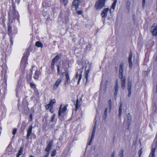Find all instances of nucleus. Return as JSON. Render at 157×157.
Here are the masks:
<instances>
[{"label": "nucleus", "instance_id": "obj_23", "mask_svg": "<svg viewBox=\"0 0 157 157\" xmlns=\"http://www.w3.org/2000/svg\"><path fill=\"white\" fill-rule=\"evenodd\" d=\"M35 45L38 47H43L42 44L40 41H37L35 43Z\"/></svg>", "mask_w": 157, "mask_h": 157}, {"label": "nucleus", "instance_id": "obj_6", "mask_svg": "<svg viewBox=\"0 0 157 157\" xmlns=\"http://www.w3.org/2000/svg\"><path fill=\"white\" fill-rule=\"evenodd\" d=\"M132 116L130 113L127 114L126 119H124V121H126L127 124L130 125L132 121Z\"/></svg>", "mask_w": 157, "mask_h": 157}, {"label": "nucleus", "instance_id": "obj_5", "mask_svg": "<svg viewBox=\"0 0 157 157\" xmlns=\"http://www.w3.org/2000/svg\"><path fill=\"white\" fill-rule=\"evenodd\" d=\"M150 32L154 36H156L157 35V24L154 23L151 27Z\"/></svg>", "mask_w": 157, "mask_h": 157}, {"label": "nucleus", "instance_id": "obj_7", "mask_svg": "<svg viewBox=\"0 0 157 157\" xmlns=\"http://www.w3.org/2000/svg\"><path fill=\"white\" fill-rule=\"evenodd\" d=\"M61 78H58L57 79L53 86V89L54 90H56L58 87L59 85L61 82Z\"/></svg>", "mask_w": 157, "mask_h": 157}, {"label": "nucleus", "instance_id": "obj_53", "mask_svg": "<svg viewBox=\"0 0 157 157\" xmlns=\"http://www.w3.org/2000/svg\"><path fill=\"white\" fill-rule=\"evenodd\" d=\"M128 125V124H127V129H129V125Z\"/></svg>", "mask_w": 157, "mask_h": 157}, {"label": "nucleus", "instance_id": "obj_43", "mask_svg": "<svg viewBox=\"0 0 157 157\" xmlns=\"http://www.w3.org/2000/svg\"><path fill=\"white\" fill-rule=\"evenodd\" d=\"M46 151V153L45 155L44 156L45 157H47L49 155V151Z\"/></svg>", "mask_w": 157, "mask_h": 157}, {"label": "nucleus", "instance_id": "obj_38", "mask_svg": "<svg viewBox=\"0 0 157 157\" xmlns=\"http://www.w3.org/2000/svg\"><path fill=\"white\" fill-rule=\"evenodd\" d=\"M112 102L110 100H109V110L110 111L111 107H112Z\"/></svg>", "mask_w": 157, "mask_h": 157}, {"label": "nucleus", "instance_id": "obj_17", "mask_svg": "<svg viewBox=\"0 0 157 157\" xmlns=\"http://www.w3.org/2000/svg\"><path fill=\"white\" fill-rule=\"evenodd\" d=\"M53 141L52 140L49 142L48 145L46 147L45 150V151H49L53 145Z\"/></svg>", "mask_w": 157, "mask_h": 157}, {"label": "nucleus", "instance_id": "obj_26", "mask_svg": "<svg viewBox=\"0 0 157 157\" xmlns=\"http://www.w3.org/2000/svg\"><path fill=\"white\" fill-rule=\"evenodd\" d=\"M10 144H9L7 147L6 150V154H7L9 155L10 154V151L9 150L10 149Z\"/></svg>", "mask_w": 157, "mask_h": 157}, {"label": "nucleus", "instance_id": "obj_37", "mask_svg": "<svg viewBox=\"0 0 157 157\" xmlns=\"http://www.w3.org/2000/svg\"><path fill=\"white\" fill-rule=\"evenodd\" d=\"M8 34L10 35V24L9 23L8 24Z\"/></svg>", "mask_w": 157, "mask_h": 157}, {"label": "nucleus", "instance_id": "obj_1", "mask_svg": "<svg viewBox=\"0 0 157 157\" xmlns=\"http://www.w3.org/2000/svg\"><path fill=\"white\" fill-rule=\"evenodd\" d=\"M124 63L123 62L120 64L119 67V78L121 81V87L123 89L125 88L126 77L123 76Z\"/></svg>", "mask_w": 157, "mask_h": 157}, {"label": "nucleus", "instance_id": "obj_54", "mask_svg": "<svg viewBox=\"0 0 157 157\" xmlns=\"http://www.w3.org/2000/svg\"><path fill=\"white\" fill-rule=\"evenodd\" d=\"M31 74L30 75H29V79H31Z\"/></svg>", "mask_w": 157, "mask_h": 157}, {"label": "nucleus", "instance_id": "obj_4", "mask_svg": "<svg viewBox=\"0 0 157 157\" xmlns=\"http://www.w3.org/2000/svg\"><path fill=\"white\" fill-rule=\"evenodd\" d=\"M157 148V140L154 141L152 145V149L150 155H151V157H155V152L156 149Z\"/></svg>", "mask_w": 157, "mask_h": 157}, {"label": "nucleus", "instance_id": "obj_40", "mask_svg": "<svg viewBox=\"0 0 157 157\" xmlns=\"http://www.w3.org/2000/svg\"><path fill=\"white\" fill-rule=\"evenodd\" d=\"M55 115H54L51 117V119L50 121V122H53L54 121V120L55 119Z\"/></svg>", "mask_w": 157, "mask_h": 157}, {"label": "nucleus", "instance_id": "obj_13", "mask_svg": "<svg viewBox=\"0 0 157 157\" xmlns=\"http://www.w3.org/2000/svg\"><path fill=\"white\" fill-rule=\"evenodd\" d=\"M12 8L14 10V18H18V13L17 12L15 11L14 10L15 6L14 5L13 0H12Z\"/></svg>", "mask_w": 157, "mask_h": 157}, {"label": "nucleus", "instance_id": "obj_11", "mask_svg": "<svg viewBox=\"0 0 157 157\" xmlns=\"http://www.w3.org/2000/svg\"><path fill=\"white\" fill-rule=\"evenodd\" d=\"M67 110V106H65L62 109H61V105H60V108L59 109V110L58 111V116L59 117H60L61 115V113H64V112L66 111Z\"/></svg>", "mask_w": 157, "mask_h": 157}, {"label": "nucleus", "instance_id": "obj_22", "mask_svg": "<svg viewBox=\"0 0 157 157\" xmlns=\"http://www.w3.org/2000/svg\"><path fill=\"white\" fill-rule=\"evenodd\" d=\"M122 104L121 103L119 105V117H121L122 114Z\"/></svg>", "mask_w": 157, "mask_h": 157}, {"label": "nucleus", "instance_id": "obj_3", "mask_svg": "<svg viewBox=\"0 0 157 157\" xmlns=\"http://www.w3.org/2000/svg\"><path fill=\"white\" fill-rule=\"evenodd\" d=\"M105 0H98L96 3L95 6L97 9H101L105 5Z\"/></svg>", "mask_w": 157, "mask_h": 157}, {"label": "nucleus", "instance_id": "obj_63", "mask_svg": "<svg viewBox=\"0 0 157 157\" xmlns=\"http://www.w3.org/2000/svg\"><path fill=\"white\" fill-rule=\"evenodd\" d=\"M111 10H110V11L111 12Z\"/></svg>", "mask_w": 157, "mask_h": 157}, {"label": "nucleus", "instance_id": "obj_62", "mask_svg": "<svg viewBox=\"0 0 157 157\" xmlns=\"http://www.w3.org/2000/svg\"><path fill=\"white\" fill-rule=\"evenodd\" d=\"M30 70H31V72H32V70L31 69Z\"/></svg>", "mask_w": 157, "mask_h": 157}, {"label": "nucleus", "instance_id": "obj_48", "mask_svg": "<svg viewBox=\"0 0 157 157\" xmlns=\"http://www.w3.org/2000/svg\"><path fill=\"white\" fill-rule=\"evenodd\" d=\"M8 20L9 21H10V11L8 12Z\"/></svg>", "mask_w": 157, "mask_h": 157}, {"label": "nucleus", "instance_id": "obj_59", "mask_svg": "<svg viewBox=\"0 0 157 157\" xmlns=\"http://www.w3.org/2000/svg\"><path fill=\"white\" fill-rule=\"evenodd\" d=\"M156 91H157V86H156Z\"/></svg>", "mask_w": 157, "mask_h": 157}, {"label": "nucleus", "instance_id": "obj_44", "mask_svg": "<svg viewBox=\"0 0 157 157\" xmlns=\"http://www.w3.org/2000/svg\"><path fill=\"white\" fill-rule=\"evenodd\" d=\"M82 10H78L77 11V13L78 14L80 15L82 14Z\"/></svg>", "mask_w": 157, "mask_h": 157}, {"label": "nucleus", "instance_id": "obj_46", "mask_svg": "<svg viewBox=\"0 0 157 157\" xmlns=\"http://www.w3.org/2000/svg\"><path fill=\"white\" fill-rule=\"evenodd\" d=\"M129 63V67L131 68L132 67V62H131V63Z\"/></svg>", "mask_w": 157, "mask_h": 157}, {"label": "nucleus", "instance_id": "obj_36", "mask_svg": "<svg viewBox=\"0 0 157 157\" xmlns=\"http://www.w3.org/2000/svg\"><path fill=\"white\" fill-rule=\"evenodd\" d=\"M56 154V150H53L52 152L51 155L52 156H54Z\"/></svg>", "mask_w": 157, "mask_h": 157}, {"label": "nucleus", "instance_id": "obj_32", "mask_svg": "<svg viewBox=\"0 0 157 157\" xmlns=\"http://www.w3.org/2000/svg\"><path fill=\"white\" fill-rule=\"evenodd\" d=\"M89 73V70H87L86 72V74H85V78H86V82L87 81V79H88V75Z\"/></svg>", "mask_w": 157, "mask_h": 157}, {"label": "nucleus", "instance_id": "obj_34", "mask_svg": "<svg viewBox=\"0 0 157 157\" xmlns=\"http://www.w3.org/2000/svg\"><path fill=\"white\" fill-rule=\"evenodd\" d=\"M55 63L52 62L51 67L52 70V71L53 72L54 71V68Z\"/></svg>", "mask_w": 157, "mask_h": 157}, {"label": "nucleus", "instance_id": "obj_15", "mask_svg": "<svg viewBox=\"0 0 157 157\" xmlns=\"http://www.w3.org/2000/svg\"><path fill=\"white\" fill-rule=\"evenodd\" d=\"M82 73V71H80L79 72H77V73L76 76H75V78L77 79L78 78V84H79V83L81 79L82 75H81V73Z\"/></svg>", "mask_w": 157, "mask_h": 157}, {"label": "nucleus", "instance_id": "obj_14", "mask_svg": "<svg viewBox=\"0 0 157 157\" xmlns=\"http://www.w3.org/2000/svg\"><path fill=\"white\" fill-rule=\"evenodd\" d=\"M95 130H96V126H94V128L93 130L91 138L89 141V143L88 144V145H90L91 144V142L92 141V140L93 139V138H94L95 133Z\"/></svg>", "mask_w": 157, "mask_h": 157}, {"label": "nucleus", "instance_id": "obj_2", "mask_svg": "<svg viewBox=\"0 0 157 157\" xmlns=\"http://www.w3.org/2000/svg\"><path fill=\"white\" fill-rule=\"evenodd\" d=\"M29 55V52L28 50L24 53V56L21 61V68L23 71V72L26 67V65L27 64V60Z\"/></svg>", "mask_w": 157, "mask_h": 157}, {"label": "nucleus", "instance_id": "obj_9", "mask_svg": "<svg viewBox=\"0 0 157 157\" xmlns=\"http://www.w3.org/2000/svg\"><path fill=\"white\" fill-rule=\"evenodd\" d=\"M132 82L131 81H128V84L127 89L128 90V97H130L131 93Z\"/></svg>", "mask_w": 157, "mask_h": 157}, {"label": "nucleus", "instance_id": "obj_25", "mask_svg": "<svg viewBox=\"0 0 157 157\" xmlns=\"http://www.w3.org/2000/svg\"><path fill=\"white\" fill-rule=\"evenodd\" d=\"M132 54L131 52L129 54L128 57V62L131 63L132 62Z\"/></svg>", "mask_w": 157, "mask_h": 157}, {"label": "nucleus", "instance_id": "obj_28", "mask_svg": "<svg viewBox=\"0 0 157 157\" xmlns=\"http://www.w3.org/2000/svg\"><path fill=\"white\" fill-rule=\"evenodd\" d=\"M107 109L108 108H106L104 112L103 118L104 119H105L107 117Z\"/></svg>", "mask_w": 157, "mask_h": 157}, {"label": "nucleus", "instance_id": "obj_29", "mask_svg": "<svg viewBox=\"0 0 157 157\" xmlns=\"http://www.w3.org/2000/svg\"><path fill=\"white\" fill-rule=\"evenodd\" d=\"M17 131V129L16 128H14L13 129V131L12 132V134L13 135V136L12 137V140H13L14 137L15 135L16 134Z\"/></svg>", "mask_w": 157, "mask_h": 157}, {"label": "nucleus", "instance_id": "obj_12", "mask_svg": "<svg viewBox=\"0 0 157 157\" xmlns=\"http://www.w3.org/2000/svg\"><path fill=\"white\" fill-rule=\"evenodd\" d=\"M33 129V127L32 125L30 126L28 128L27 130V134L26 135V139H28L29 137L32 133V131Z\"/></svg>", "mask_w": 157, "mask_h": 157}, {"label": "nucleus", "instance_id": "obj_41", "mask_svg": "<svg viewBox=\"0 0 157 157\" xmlns=\"http://www.w3.org/2000/svg\"><path fill=\"white\" fill-rule=\"evenodd\" d=\"M57 74L58 75H59L60 74V71H59V65H57Z\"/></svg>", "mask_w": 157, "mask_h": 157}, {"label": "nucleus", "instance_id": "obj_52", "mask_svg": "<svg viewBox=\"0 0 157 157\" xmlns=\"http://www.w3.org/2000/svg\"><path fill=\"white\" fill-rule=\"evenodd\" d=\"M20 1V0H16V2H17V4L19 3Z\"/></svg>", "mask_w": 157, "mask_h": 157}, {"label": "nucleus", "instance_id": "obj_58", "mask_svg": "<svg viewBox=\"0 0 157 157\" xmlns=\"http://www.w3.org/2000/svg\"><path fill=\"white\" fill-rule=\"evenodd\" d=\"M10 42H11V43H12V41H11V40H10Z\"/></svg>", "mask_w": 157, "mask_h": 157}, {"label": "nucleus", "instance_id": "obj_49", "mask_svg": "<svg viewBox=\"0 0 157 157\" xmlns=\"http://www.w3.org/2000/svg\"><path fill=\"white\" fill-rule=\"evenodd\" d=\"M143 6H144L145 4V0H142Z\"/></svg>", "mask_w": 157, "mask_h": 157}, {"label": "nucleus", "instance_id": "obj_39", "mask_svg": "<svg viewBox=\"0 0 157 157\" xmlns=\"http://www.w3.org/2000/svg\"><path fill=\"white\" fill-rule=\"evenodd\" d=\"M130 1H128L126 2V5L127 6V8L129 9L130 6Z\"/></svg>", "mask_w": 157, "mask_h": 157}, {"label": "nucleus", "instance_id": "obj_10", "mask_svg": "<svg viewBox=\"0 0 157 157\" xmlns=\"http://www.w3.org/2000/svg\"><path fill=\"white\" fill-rule=\"evenodd\" d=\"M80 2V0H74L72 2L73 6H74L75 9H77L78 7Z\"/></svg>", "mask_w": 157, "mask_h": 157}, {"label": "nucleus", "instance_id": "obj_57", "mask_svg": "<svg viewBox=\"0 0 157 157\" xmlns=\"http://www.w3.org/2000/svg\"><path fill=\"white\" fill-rule=\"evenodd\" d=\"M64 73H65V72L62 73V75H63Z\"/></svg>", "mask_w": 157, "mask_h": 157}, {"label": "nucleus", "instance_id": "obj_24", "mask_svg": "<svg viewBox=\"0 0 157 157\" xmlns=\"http://www.w3.org/2000/svg\"><path fill=\"white\" fill-rule=\"evenodd\" d=\"M78 100L77 99L76 100V104H75V111H76L78 108L80 106V105L78 104Z\"/></svg>", "mask_w": 157, "mask_h": 157}, {"label": "nucleus", "instance_id": "obj_20", "mask_svg": "<svg viewBox=\"0 0 157 157\" xmlns=\"http://www.w3.org/2000/svg\"><path fill=\"white\" fill-rule=\"evenodd\" d=\"M60 55L59 54H57L52 60V62L55 63L56 62H57L59 59L60 58Z\"/></svg>", "mask_w": 157, "mask_h": 157}, {"label": "nucleus", "instance_id": "obj_60", "mask_svg": "<svg viewBox=\"0 0 157 157\" xmlns=\"http://www.w3.org/2000/svg\"><path fill=\"white\" fill-rule=\"evenodd\" d=\"M149 157H151V155H150V156H149Z\"/></svg>", "mask_w": 157, "mask_h": 157}, {"label": "nucleus", "instance_id": "obj_51", "mask_svg": "<svg viewBox=\"0 0 157 157\" xmlns=\"http://www.w3.org/2000/svg\"><path fill=\"white\" fill-rule=\"evenodd\" d=\"M32 114H30L29 116V118L30 119V121H32Z\"/></svg>", "mask_w": 157, "mask_h": 157}, {"label": "nucleus", "instance_id": "obj_42", "mask_svg": "<svg viewBox=\"0 0 157 157\" xmlns=\"http://www.w3.org/2000/svg\"><path fill=\"white\" fill-rule=\"evenodd\" d=\"M153 109L155 111H157V107H156L155 104H154V106L153 107Z\"/></svg>", "mask_w": 157, "mask_h": 157}, {"label": "nucleus", "instance_id": "obj_35", "mask_svg": "<svg viewBox=\"0 0 157 157\" xmlns=\"http://www.w3.org/2000/svg\"><path fill=\"white\" fill-rule=\"evenodd\" d=\"M123 150H121L120 151V152L119 153V156L120 157H124V155H123Z\"/></svg>", "mask_w": 157, "mask_h": 157}, {"label": "nucleus", "instance_id": "obj_55", "mask_svg": "<svg viewBox=\"0 0 157 157\" xmlns=\"http://www.w3.org/2000/svg\"><path fill=\"white\" fill-rule=\"evenodd\" d=\"M35 92L36 93H38L37 91L35 90Z\"/></svg>", "mask_w": 157, "mask_h": 157}, {"label": "nucleus", "instance_id": "obj_18", "mask_svg": "<svg viewBox=\"0 0 157 157\" xmlns=\"http://www.w3.org/2000/svg\"><path fill=\"white\" fill-rule=\"evenodd\" d=\"M65 76H66V82H65V84H69L70 83V80L69 78V73L67 72H66L65 73Z\"/></svg>", "mask_w": 157, "mask_h": 157}, {"label": "nucleus", "instance_id": "obj_31", "mask_svg": "<svg viewBox=\"0 0 157 157\" xmlns=\"http://www.w3.org/2000/svg\"><path fill=\"white\" fill-rule=\"evenodd\" d=\"M56 102V100L55 99H52L50 101L49 104L51 105L52 106V105L54 104Z\"/></svg>", "mask_w": 157, "mask_h": 157}, {"label": "nucleus", "instance_id": "obj_61", "mask_svg": "<svg viewBox=\"0 0 157 157\" xmlns=\"http://www.w3.org/2000/svg\"><path fill=\"white\" fill-rule=\"evenodd\" d=\"M27 78H28V75H27Z\"/></svg>", "mask_w": 157, "mask_h": 157}, {"label": "nucleus", "instance_id": "obj_45", "mask_svg": "<svg viewBox=\"0 0 157 157\" xmlns=\"http://www.w3.org/2000/svg\"><path fill=\"white\" fill-rule=\"evenodd\" d=\"M63 3H64V5H65L68 3V0H63Z\"/></svg>", "mask_w": 157, "mask_h": 157}, {"label": "nucleus", "instance_id": "obj_27", "mask_svg": "<svg viewBox=\"0 0 157 157\" xmlns=\"http://www.w3.org/2000/svg\"><path fill=\"white\" fill-rule=\"evenodd\" d=\"M23 77L24 76L22 75L19 78V80L18 82L17 86H18V85L20 86L21 84V82H22V78H23Z\"/></svg>", "mask_w": 157, "mask_h": 157}, {"label": "nucleus", "instance_id": "obj_30", "mask_svg": "<svg viewBox=\"0 0 157 157\" xmlns=\"http://www.w3.org/2000/svg\"><path fill=\"white\" fill-rule=\"evenodd\" d=\"M30 86L32 88L36 90V85L34 83L30 82Z\"/></svg>", "mask_w": 157, "mask_h": 157}, {"label": "nucleus", "instance_id": "obj_19", "mask_svg": "<svg viewBox=\"0 0 157 157\" xmlns=\"http://www.w3.org/2000/svg\"><path fill=\"white\" fill-rule=\"evenodd\" d=\"M40 74V72L39 71L36 70L35 71L34 76L33 77L34 79H37L39 78V76Z\"/></svg>", "mask_w": 157, "mask_h": 157}, {"label": "nucleus", "instance_id": "obj_56", "mask_svg": "<svg viewBox=\"0 0 157 157\" xmlns=\"http://www.w3.org/2000/svg\"><path fill=\"white\" fill-rule=\"evenodd\" d=\"M29 157H33V156L32 155H31Z\"/></svg>", "mask_w": 157, "mask_h": 157}, {"label": "nucleus", "instance_id": "obj_33", "mask_svg": "<svg viewBox=\"0 0 157 157\" xmlns=\"http://www.w3.org/2000/svg\"><path fill=\"white\" fill-rule=\"evenodd\" d=\"M52 107V106H51L49 104H48L45 106L46 109H48L50 108V111L51 110V108Z\"/></svg>", "mask_w": 157, "mask_h": 157}, {"label": "nucleus", "instance_id": "obj_47", "mask_svg": "<svg viewBox=\"0 0 157 157\" xmlns=\"http://www.w3.org/2000/svg\"><path fill=\"white\" fill-rule=\"evenodd\" d=\"M142 151H141V150H140L139 152L138 153V154H139V157H140L141 154H142Z\"/></svg>", "mask_w": 157, "mask_h": 157}, {"label": "nucleus", "instance_id": "obj_50", "mask_svg": "<svg viewBox=\"0 0 157 157\" xmlns=\"http://www.w3.org/2000/svg\"><path fill=\"white\" fill-rule=\"evenodd\" d=\"M115 152L114 151L113 152L111 155V157H114Z\"/></svg>", "mask_w": 157, "mask_h": 157}, {"label": "nucleus", "instance_id": "obj_16", "mask_svg": "<svg viewBox=\"0 0 157 157\" xmlns=\"http://www.w3.org/2000/svg\"><path fill=\"white\" fill-rule=\"evenodd\" d=\"M114 89L115 91L114 93V95L116 97L118 91V84L117 81L116 82V84L114 87Z\"/></svg>", "mask_w": 157, "mask_h": 157}, {"label": "nucleus", "instance_id": "obj_8", "mask_svg": "<svg viewBox=\"0 0 157 157\" xmlns=\"http://www.w3.org/2000/svg\"><path fill=\"white\" fill-rule=\"evenodd\" d=\"M109 10V9L108 8H105L102 11L101 13V15L102 18H104L103 21H104L105 18L107 15V13Z\"/></svg>", "mask_w": 157, "mask_h": 157}, {"label": "nucleus", "instance_id": "obj_21", "mask_svg": "<svg viewBox=\"0 0 157 157\" xmlns=\"http://www.w3.org/2000/svg\"><path fill=\"white\" fill-rule=\"evenodd\" d=\"M23 147H20L18 151V153L17 154L16 157H19V156L22 154L23 151Z\"/></svg>", "mask_w": 157, "mask_h": 157}, {"label": "nucleus", "instance_id": "obj_64", "mask_svg": "<svg viewBox=\"0 0 157 157\" xmlns=\"http://www.w3.org/2000/svg\"><path fill=\"white\" fill-rule=\"evenodd\" d=\"M51 112H52V110H51V111H50Z\"/></svg>", "mask_w": 157, "mask_h": 157}]
</instances>
